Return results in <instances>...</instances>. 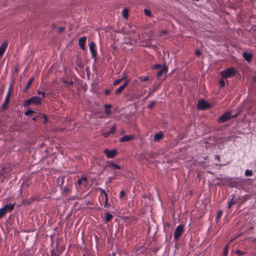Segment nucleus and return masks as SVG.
Instances as JSON below:
<instances>
[{"label":"nucleus","instance_id":"nucleus-1","mask_svg":"<svg viewBox=\"0 0 256 256\" xmlns=\"http://www.w3.org/2000/svg\"><path fill=\"white\" fill-rule=\"evenodd\" d=\"M226 180L228 181L226 186L230 188H234L244 192L247 191L246 183L248 179L242 177H230V178H227Z\"/></svg>","mask_w":256,"mask_h":256},{"label":"nucleus","instance_id":"nucleus-2","mask_svg":"<svg viewBox=\"0 0 256 256\" xmlns=\"http://www.w3.org/2000/svg\"><path fill=\"white\" fill-rule=\"evenodd\" d=\"M42 104V98L38 96H33L30 98L26 100L24 102V106H28L30 104L40 105Z\"/></svg>","mask_w":256,"mask_h":256},{"label":"nucleus","instance_id":"nucleus-3","mask_svg":"<svg viewBox=\"0 0 256 256\" xmlns=\"http://www.w3.org/2000/svg\"><path fill=\"white\" fill-rule=\"evenodd\" d=\"M236 74V70L235 68L233 67H230L226 70L222 71L220 72V76L224 78H232Z\"/></svg>","mask_w":256,"mask_h":256},{"label":"nucleus","instance_id":"nucleus-4","mask_svg":"<svg viewBox=\"0 0 256 256\" xmlns=\"http://www.w3.org/2000/svg\"><path fill=\"white\" fill-rule=\"evenodd\" d=\"M12 82H11L10 84L6 96L5 98L4 102L2 105L1 107H0L1 110L4 111L8 108V104L10 102V95H11V91H12Z\"/></svg>","mask_w":256,"mask_h":256},{"label":"nucleus","instance_id":"nucleus-5","mask_svg":"<svg viewBox=\"0 0 256 256\" xmlns=\"http://www.w3.org/2000/svg\"><path fill=\"white\" fill-rule=\"evenodd\" d=\"M212 108V104L208 102L206 100L204 99H200L198 100L197 109L198 110H206L208 109L211 108Z\"/></svg>","mask_w":256,"mask_h":256},{"label":"nucleus","instance_id":"nucleus-6","mask_svg":"<svg viewBox=\"0 0 256 256\" xmlns=\"http://www.w3.org/2000/svg\"><path fill=\"white\" fill-rule=\"evenodd\" d=\"M184 225L183 224H180L176 226L174 234V240H179L184 232Z\"/></svg>","mask_w":256,"mask_h":256},{"label":"nucleus","instance_id":"nucleus-7","mask_svg":"<svg viewBox=\"0 0 256 256\" xmlns=\"http://www.w3.org/2000/svg\"><path fill=\"white\" fill-rule=\"evenodd\" d=\"M90 50L92 58H94V63L96 62L97 53L96 51V46L94 42H91L90 44Z\"/></svg>","mask_w":256,"mask_h":256},{"label":"nucleus","instance_id":"nucleus-8","mask_svg":"<svg viewBox=\"0 0 256 256\" xmlns=\"http://www.w3.org/2000/svg\"><path fill=\"white\" fill-rule=\"evenodd\" d=\"M232 118L231 112L230 111H227L222 115L218 120V122L220 123H222L228 121Z\"/></svg>","mask_w":256,"mask_h":256},{"label":"nucleus","instance_id":"nucleus-9","mask_svg":"<svg viewBox=\"0 0 256 256\" xmlns=\"http://www.w3.org/2000/svg\"><path fill=\"white\" fill-rule=\"evenodd\" d=\"M104 153L106 154V156L108 158H112L115 157V156L117 154L118 152L117 150L114 148L112 150H110L108 148H106L104 150Z\"/></svg>","mask_w":256,"mask_h":256},{"label":"nucleus","instance_id":"nucleus-10","mask_svg":"<svg viewBox=\"0 0 256 256\" xmlns=\"http://www.w3.org/2000/svg\"><path fill=\"white\" fill-rule=\"evenodd\" d=\"M168 71V66L166 64V62H164L162 64V68L157 72L156 76L159 78L162 76L163 73H166Z\"/></svg>","mask_w":256,"mask_h":256},{"label":"nucleus","instance_id":"nucleus-11","mask_svg":"<svg viewBox=\"0 0 256 256\" xmlns=\"http://www.w3.org/2000/svg\"><path fill=\"white\" fill-rule=\"evenodd\" d=\"M130 81V80H127L121 86L115 90V94L117 95L120 94L128 86Z\"/></svg>","mask_w":256,"mask_h":256},{"label":"nucleus","instance_id":"nucleus-12","mask_svg":"<svg viewBox=\"0 0 256 256\" xmlns=\"http://www.w3.org/2000/svg\"><path fill=\"white\" fill-rule=\"evenodd\" d=\"M134 135H125L119 139L120 142H127L134 140Z\"/></svg>","mask_w":256,"mask_h":256},{"label":"nucleus","instance_id":"nucleus-13","mask_svg":"<svg viewBox=\"0 0 256 256\" xmlns=\"http://www.w3.org/2000/svg\"><path fill=\"white\" fill-rule=\"evenodd\" d=\"M242 56L244 59L248 62H252V58L253 57V54L250 52H242Z\"/></svg>","mask_w":256,"mask_h":256},{"label":"nucleus","instance_id":"nucleus-14","mask_svg":"<svg viewBox=\"0 0 256 256\" xmlns=\"http://www.w3.org/2000/svg\"><path fill=\"white\" fill-rule=\"evenodd\" d=\"M86 40V36L81 37L78 40V45L82 50H85Z\"/></svg>","mask_w":256,"mask_h":256},{"label":"nucleus","instance_id":"nucleus-15","mask_svg":"<svg viewBox=\"0 0 256 256\" xmlns=\"http://www.w3.org/2000/svg\"><path fill=\"white\" fill-rule=\"evenodd\" d=\"M8 44V42L6 40L4 41L0 46V58L3 56Z\"/></svg>","mask_w":256,"mask_h":256},{"label":"nucleus","instance_id":"nucleus-16","mask_svg":"<svg viewBox=\"0 0 256 256\" xmlns=\"http://www.w3.org/2000/svg\"><path fill=\"white\" fill-rule=\"evenodd\" d=\"M106 166L114 170H120L121 168L117 164L114 163L112 161H106Z\"/></svg>","mask_w":256,"mask_h":256},{"label":"nucleus","instance_id":"nucleus-17","mask_svg":"<svg viewBox=\"0 0 256 256\" xmlns=\"http://www.w3.org/2000/svg\"><path fill=\"white\" fill-rule=\"evenodd\" d=\"M16 204V202L12 204H6L4 206L3 208H4L6 212H12L14 210Z\"/></svg>","mask_w":256,"mask_h":256},{"label":"nucleus","instance_id":"nucleus-18","mask_svg":"<svg viewBox=\"0 0 256 256\" xmlns=\"http://www.w3.org/2000/svg\"><path fill=\"white\" fill-rule=\"evenodd\" d=\"M162 80H161L160 78H156L154 82V89L152 92H154L157 90L159 88L161 83L162 82Z\"/></svg>","mask_w":256,"mask_h":256},{"label":"nucleus","instance_id":"nucleus-19","mask_svg":"<svg viewBox=\"0 0 256 256\" xmlns=\"http://www.w3.org/2000/svg\"><path fill=\"white\" fill-rule=\"evenodd\" d=\"M164 138V134L162 132L160 131L158 132L155 134L154 138V140L155 142H158L159 140L162 139Z\"/></svg>","mask_w":256,"mask_h":256},{"label":"nucleus","instance_id":"nucleus-20","mask_svg":"<svg viewBox=\"0 0 256 256\" xmlns=\"http://www.w3.org/2000/svg\"><path fill=\"white\" fill-rule=\"evenodd\" d=\"M34 80V77H32L28 80V82H27V84L26 86L24 89L23 90L24 92H25V93L27 92L28 89L30 88V86L32 84V83L33 82Z\"/></svg>","mask_w":256,"mask_h":256},{"label":"nucleus","instance_id":"nucleus-21","mask_svg":"<svg viewBox=\"0 0 256 256\" xmlns=\"http://www.w3.org/2000/svg\"><path fill=\"white\" fill-rule=\"evenodd\" d=\"M113 216L112 214L109 212H106L104 214V222L105 223H107L110 222L112 219L113 218Z\"/></svg>","mask_w":256,"mask_h":256},{"label":"nucleus","instance_id":"nucleus-22","mask_svg":"<svg viewBox=\"0 0 256 256\" xmlns=\"http://www.w3.org/2000/svg\"><path fill=\"white\" fill-rule=\"evenodd\" d=\"M112 108V105L109 104H106L104 105V114L106 115H110L112 114V112L110 110V108Z\"/></svg>","mask_w":256,"mask_h":256},{"label":"nucleus","instance_id":"nucleus-23","mask_svg":"<svg viewBox=\"0 0 256 256\" xmlns=\"http://www.w3.org/2000/svg\"><path fill=\"white\" fill-rule=\"evenodd\" d=\"M88 178H86V177H82V178H79L78 180L77 183L79 186H80L82 184L84 185L86 184Z\"/></svg>","mask_w":256,"mask_h":256},{"label":"nucleus","instance_id":"nucleus-24","mask_svg":"<svg viewBox=\"0 0 256 256\" xmlns=\"http://www.w3.org/2000/svg\"><path fill=\"white\" fill-rule=\"evenodd\" d=\"M38 114L36 116H34L32 118V120L34 121H36V120H40L42 119V116L43 114L41 113V112H38L37 113Z\"/></svg>","mask_w":256,"mask_h":256},{"label":"nucleus","instance_id":"nucleus-25","mask_svg":"<svg viewBox=\"0 0 256 256\" xmlns=\"http://www.w3.org/2000/svg\"><path fill=\"white\" fill-rule=\"evenodd\" d=\"M36 113H37V112H36L35 110H33L30 109H28L26 111L24 112V114L26 116H28L32 114H36Z\"/></svg>","mask_w":256,"mask_h":256},{"label":"nucleus","instance_id":"nucleus-26","mask_svg":"<svg viewBox=\"0 0 256 256\" xmlns=\"http://www.w3.org/2000/svg\"><path fill=\"white\" fill-rule=\"evenodd\" d=\"M129 10L127 8H124L122 10V16L124 18H128Z\"/></svg>","mask_w":256,"mask_h":256},{"label":"nucleus","instance_id":"nucleus-27","mask_svg":"<svg viewBox=\"0 0 256 256\" xmlns=\"http://www.w3.org/2000/svg\"><path fill=\"white\" fill-rule=\"evenodd\" d=\"M227 178H230L229 176H225L224 178H217L216 180H219L220 182V183H224V185H226L228 184V181L226 180Z\"/></svg>","mask_w":256,"mask_h":256},{"label":"nucleus","instance_id":"nucleus-28","mask_svg":"<svg viewBox=\"0 0 256 256\" xmlns=\"http://www.w3.org/2000/svg\"><path fill=\"white\" fill-rule=\"evenodd\" d=\"M222 210H219L217 211L216 216V222H218V221L220 219L221 216H222Z\"/></svg>","mask_w":256,"mask_h":256},{"label":"nucleus","instance_id":"nucleus-29","mask_svg":"<svg viewBox=\"0 0 256 256\" xmlns=\"http://www.w3.org/2000/svg\"><path fill=\"white\" fill-rule=\"evenodd\" d=\"M238 198L236 197V196L235 194H232V198L230 200V204H235L238 202Z\"/></svg>","mask_w":256,"mask_h":256},{"label":"nucleus","instance_id":"nucleus-30","mask_svg":"<svg viewBox=\"0 0 256 256\" xmlns=\"http://www.w3.org/2000/svg\"><path fill=\"white\" fill-rule=\"evenodd\" d=\"M232 139L231 136H226V137H222L220 138V142L222 143L230 141Z\"/></svg>","mask_w":256,"mask_h":256},{"label":"nucleus","instance_id":"nucleus-31","mask_svg":"<svg viewBox=\"0 0 256 256\" xmlns=\"http://www.w3.org/2000/svg\"><path fill=\"white\" fill-rule=\"evenodd\" d=\"M76 64L77 66H78L80 68H82L84 66L83 63L82 62L80 59H79L78 56H76Z\"/></svg>","mask_w":256,"mask_h":256},{"label":"nucleus","instance_id":"nucleus-32","mask_svg":"<svg viewBox=\"0 0 256 256\" xmlns=\"http://www.w3.org/2000/svg\"><path fill=\"white\" fill-rule=\"evenodd\" d=\"M229 245L228 244L226 245L224 248L223 251V256H228V252Z\"/></svg>","mask_w":256,"mask_h":256},{"label":"nucleus","instance_id":"nucleus-33","mask_svg":"<svg viewBox=\"0 0 256 256\" xmlns=\"http://www.w3.org/2000/svg\"><path fill=\"white\" fill-rule=\"evenodd\" d=\"M253 174V172L252 170H246L244 172V176H251Z\"/></svg>","mask_w":256,"mask_h":256},{"label":"nucleus","instance_id":"nucleus-34","mask_svg":"<svg viewBox=\"0 0 256 256\" xmlns=\"http://www.w3.org/2000/svg\"><path fill=\"white\" fill-rule=\"evenodd\" d=\"M144 14L145 15H146L149 17H150L152 16L151 11L148 9H146V8L144 9Z\"/></svg>","mask_w":256,"mask_h":256},{"label":"nucleus","instance_id":"nucleus-35","mask_svg":"<svg viewBox=\"0 0 256 256\" xmlns=\"http://www.w3.org/2000/svg\"><path fill=\"white\" fill-rule=\"evenodd\" d=\"M225 86V82L223 78H221L219 80V87L220 88H222Z\"/></svg>","mask_w":256,"mask_h":256},{"label":"nucleus","instance_id":"nucleus-36","mask_svg":"<svg viewBox=\"0 0 256 256\" xmlns=\"http://www.w3.org/2000/svg\"><path fill=\"white\" fill-rule=\"evenodd\" d=\"M138 79L140 80L141 82H146L148 80L149 78L148 76H140L138 77Z\"/></svg>","mask_w":256,"mask_h":256},{"label":"nucleus","instance_id":"nucleus-37","mask_svg":"<svg viewBox=\"0 0 256 256\" xmlns=\"http://www.w3.org/2000/svg\"><path fill=\"white\" fill-rule=\"evenodd\" d=\"M70 191V189L68 187H67L66 186H64V189L62 190V194H66L69 192Z\"/></svg>","mask_w":256,"mask_h":256},{"label":"nucleus","instance_id":"nucleus-38","mask_svg":"<svg viewBox=\"0 0 256 256\" xmlns=\"http://www.w3.org/2000/svg\"><path fill=\"white\" fill-rule=\"evenodd\" d=\"M162 68V64H156L152 66L153 69H161Z\"/></svg>","mask_w":256,"mask_h":256},{"label":"nucleus","instance_id":"nucleus-39","mask_svg":"<svg viewBox=\"0 0 256 256\" xmlns=\"http://www.w3.org/2000/svg\"><path fill=\"white\" fill-rule=\"evenodd\" d=\"M156 104V100H154V101H152L150 104L148 106V108H150V109H152L155 106Z\"/></svg>","mask_w":256,"mask_h":256},{"label":"nucleus","instance_id":"nucleus-40","mask_svg":"<svg viewBox=\"0 0 256 256\" xmlns=\"http://www.w3.org/2000/svg\"><path fill=\"white\" fill-rule=\"evenodd\" d=\"M6 214V212L3 208H0V218H2Z\"/></svg>","mask_w":256,"mask_h":256},{"label":"nucleus","instance_id":"nucleus-41","mask_svg":"<svg viewBox=\"0 0 256 256\" xmlns=\"http://www.w3.org/2000/svg\"><path fill=\"white\" fill-rule=\"evenodd\" d=\"M42 119L44 118V124H46L47 122H48V119L46 115L43 114L42 115Z\"/></svg>","mask_w":256,"mask_h":256},{"label":"nucleus","instance_id":"nucleus-42","mask_svg":"<svg viewBox=\"0 0 256 256\" xmlns=\"http://www.w3.org/2000/svg\"><path fill=\"white\" fill-rule=\"evenodd\" d=\"M235 252L238 256H243V255L246 254L245 252H242V251H241L240 250H236Z\"/></svg>","mask_w":256,"mask_h":256},{"label":"nucleus","instance_id":"nucleus-43","mask_svg":"<svg viewBox=\"0 0 256 256\" xmlns=\"http://www.w3.org/2000/svg\"><path fill=\"white\" fill-rule=\"evenodd\" d=\"M250 198V196L248 194H246V195L242 197V203H244L246 200H248Z\"/></svg>","mask_w":256,"mask_h":256},{"label":"nucleus","instance_id":"nucleus-44","mask_svg":"<svg viewBox=\"0 0 256 256\" xmlns=\"http://www.w3.org/2000/svg\"><path fill=\"white\" fill-rule=\"evenodd\" d=\"M116 126H113L110 128L109 132L112 134L116 132Z\"/></svg>","mask_w":256,"mask_h":256},{"label":"nucleus","instance_id":"nucleus-45","mask_svg":"<svg viewBox=\"0 0 256 256\" xmlns=\"http://www.w3.org/2000/svg\"><path fill=\"white\" fill-rule=\"evenodd\" d=\"M115 179V176H112V177H109L107 180V181L106 182V184H108V183H111L112 182V180H114Z\"/></svg>","mask_w":256,"mask_h":256},{"label":"nucleus","instance_id":"nucleus-46","mask_svg":"<svg viewBox=\"0 0 256 256\" xmlns=\"http://www.w3.org/2000/svg\"><path fill=\"white\" fill-rule=\"evenodd\" d=\"M62 82L65 84H68V85H70V86H72L74 84V82H72V80H71L70 82H68L67 80H66L64 79L62 80Z\"/></svg>","mask_w":256,"mask_h":256},{"label":"nucleus","instance_id":"nucleus-47","mask_svg":"<svg viewBox=\"0 0 256 256\" xmlns=\"http://www.w3.org/2000/svg\"><path fill=\"white\" fill-rule=\"evenodd\" d=\"M121 82H121L120 79L118 78L114 81V82H113V84L114 86H116V85L119 84Z\"/></svg>","mask_w":256,"mask_h":256},{"label":"nucleus","instance_id":"nucleus-48","mask_svg":"<svg viewBox=\"0 0 256 256\" xmlns=\"http://www.w3.org/2000/svg\"><path fill=\"white\" fill-rule=\"evenodd\" d=\"M126 194V192L124 190H121L120 193V198H122L123 196H124Z\"/></svg>","mask_w":256,"mask_h":256},{"label":"nucleus","instance_id":"nucleus-49","mask_svg":"<svg viewBox=\"0 0 256 256\" xmlns=\"http://www.w3.org/2000/svg\"><path fill=\"white\" fill-rule=\"evenodd\" d=\"M38 94H42V97L43 98H46V93H45L44 92H42V91H40V90H38Z\"/></svg>","mask_w":256,"mask_h":256},{"label":"nucleus","instance_id":"nucleus-50","mask_svg":"<svg viewBox=\"0 0 256 256\" xmlns=\"http://www.w3.org/2000/svg\"><path fill=\"white\" fill-rule=\"evenodd\" d=\"M148 156L152 158H156V154L155 153H154V152H150V153H148Z\"/></svg>","mask_w":256,"mask_h":256},{"label":"nucleus","instance_id":"nucleus-51","mask_svg":"<svg viewBox=\"0 0 256 256\" xmlns=\"http://www.w3.org/2000/svg\"><path fill=\"white\" fill-rule=\"evenodd\" d=\"M195 54L196 56H200L202 54V52H201L200 50L198 49H196L195 52Z\"/></svg>","mask_w":256,"mask_h":256},{"label":"nucleus","instance_id":"nucleus-52","mask_svg":"<svg viewBox=\"0 0 256 256\" xmlns=\"http://www.w3.org/2000/svg\"><path fill=\"white\" fill-rule=\"evenodd\" d=\"M50 255L51 256H57L58 254L56 252L55 250L53 249L50 252Z\"/></svg>","mask_w":256,"mask_h":256},{"label":"nucleus","instance_id":"nucleus-53","mask_svg":"<svg viewBox=\"0 0 256 256\" xmlns=\"http://www.w3.org/2000/svg\"><path fill=\"white\" fill-rule=\"evenodd\" d=\"M110 134H111L110 132H104V133H103L102 136L104 138H108Z\"/></svg>","mask_w":256,"mask_h":256},{"label":"nucleus","instance_id":"nucleus-54","mask_svg":"<svg viewBox=\"0 0 256 256\" xmlns=\"http://www.w3.org/2000/svg\"><path fill=\"white\" fill-rule=\"evenodd\" d=\"M65 30V28L64 27H59L58 28V32H62Z\"/></svg>","mask_w":256,"mask_h":256},{"label":"nucleus","instance_id":"nucleus-55","mask_svg":"<svg viewBox=\"0 0 256 256\" xmlns=\"http://www.w3.org/2000/svg\"><path fill=\"white\" fill-rule=\"evenodd\" d=\"M110 93V90L108 89H106L104 91V94L106 96H108Z\"/></svg>","mask_w":256,"mask_h":256},{"label":"nucleus","instance_id":"nucleus-56","mask_svg":"<svg viewBox=\"0 0 256 256\" xmlns=\"http://www.w3.org/2000/svg\"><path fill=\"white\" fill-rule=\"evenodd\" d=\"M110 206H111V205H110V204L108 203V202H104V208H109Z\"/></svg>","mask_w":256,"mask_h":256},{"label":"nucleus","instance_id":"nucleus-57","mask_svg":"<svg viewBox=\"0 0 256 256\" xmlns=\"http://www.w3.org/2000/svg\"><path fill=\"white\" fill-rule=\"evenodd\" d=\"M159 250V248H153L152 250V251L154 252V254H156V252H158V251Z\"/></svg>","mask_w":256,"mask_h":256},{"label":"nucleus","instance_id":"nucleus-58","mask_svg":"<svg viewBox=\"0 0 256 256\" xmlns=\"http://www.w3.org/2000/svg\"><path fill=\"white\" fill-rule=\"evenodd\" d=\"M98 190L100 192L101 194H104V195L105 194H106L105 190L100 188H98Z\"/></svg>","mask_w":256,"mask_h":256},{"label":"nucleus","instance_id":"nucleus-59","mask_svg":"<svg viewBox=\"0 0 256 256\" xmlns=\"http://www.w3.org/2000/svg\"><path fill=\"white\" fill-rule=\"evenodd\" d=\"M215 159L218 160L219 162H220V157L219 155H215Z\"/></svg>","mask_w":256,"mask_h":256},{"label":"nucleus","instance_id":"nucleus-60","mask_svg":"<svg viewBox=\"0 0 256 256\" xmlns=\"http://www.w3.org/2000/svg\"><path fill=\"white\" fill-rule=\"evenodd\" d=\"M104 198H105L104 202H108V196L107 194H105Z\"/></svg>","mask_w":256,"mask_h":256},{"label":"nucleus","instance_id":"nucleus-61","mask_svg":"<svg viewBox=\"0 0 256 256\" xmlns=\"http://www.w3.org/2000/svg\"><path fill=\"white\" fill-rule=\"evenodd\" d=\"M232 205L234 204H230V202H229L228 203V208H230Z\"/></svg>","mask_w":256,"mask_h":256},{"label":"nucleus","instance_id":"nucleus-62","mask_svg":"<svg viewBox=\"0 0 256 256\" xmlns=\"http://www.w3.org/2000/svg\"><path fill=\"white\" fill-rule=\"evenodd\" d=\"M120 172H114V176H115V178L118 176V174H120Z\"/></svg>","mask_w":256,"mask_h":256},{"label":"nucleus","instance_id":"nucleus-63","mask_svg":"<svg viewBox=\"0 0 256 256\" xmlns=\"http://www.w3.org/2000/svg\"><path fill=\"white\" fill-rule=\"evenodd\" d=\"M216 185H217V186H224V183H220V182H217V183L216 184Z\"/></svg>","mask_w":256,"mask_h":256},{"label":"nucleus","instance_id":"nucleus-64","mask_svg":"<svg viewBox=\"0 0 256 256\" xmlns=\"http://www.w3.org/2000/svg\"><path fill=\"white\" fill-rule=\"evenodd\" d=\"M252 82H256V76L253 77Z\"/></svg>","mask_w":256,"mask_h":256}]
</instances>
